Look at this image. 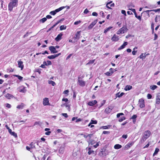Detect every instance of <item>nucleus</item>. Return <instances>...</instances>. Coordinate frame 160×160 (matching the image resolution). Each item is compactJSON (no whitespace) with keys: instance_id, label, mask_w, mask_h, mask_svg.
I'll return each instance as SVG.
<instances>
[{"instance_id":"obj_1","label":"nucleus","mask_w":160,"mask_h":160,"mask_svg":"<svg viewBox=\"0 0 160 160\" xmlns=\"http://www.w3.org/2000/svg\"><path fill=\"white\" fill-rule=\"evenodd\" d=\"M18 0H10V2L8 5V10L11 12L14 8L17 7L18 6Z\"/></svg>"},{"instance_id":"obj_2","label":"nucleus","mask_w":160,"mask_h":160,"mask_svg":"<svg viewBox=\"0 0 160 160\" xmlns=\"http://www.w3.org/2000/svg\"><path fill=\"white\" fill-rule=\"evenodd\" d=\"M128 29L127 26H123L122 28L120 29L117 32V33L118 34H121L124 33L125 32H127Z\"/></svg>"},{"instance_id":"obj_3","label":"nucleus","mask_w":160,"mask_h":160,"mask_svg":"<svg viewBox=\"0 0 160 160\" xmlns=\"http://www.w3.org/2000/svg\"><path fill=\"white\" fill-rule=\"evenodd\" d=\"M114 3H112V1L108 2L106 4L107 7L109 9H112V8H111L114 7Z\"/></svg>"},{"instance_id":"obj_4","label":"nucleus","mask_w":160,"mask_h":160,"mask_svg":"<svg viewBox=\"0 0 160 160\" xmlns=\"http://www.w3.org/2000/svg\"><path fill=\"white\" fill-rule=\"evenodd\" d=\"M49 49L51 52L52 53H55L58 52V51L56 50L55 47L54 46H51L49 47Z\"/></svg>"},{"instance_id":"obj_5","label":"nucleus","mask_w":160,"mask_h":160,"mask_svg":"<svg viewBox=\"0 0 160 160\" xmlns=\"http://www.w3.org/2000/svg\"><path fill=\"white\" fill-rule=\"evenodd\" d=\"M139 104L141 108H143L145 107L144 100L142 99H140L139 100Z\"/></svg>"},{"instance_id":"obj_6","label":"nucleus","mask_w":160,"mask_h":160,"mask_svg":"<svg viewBox=\"0 0 160 160\" xmlns=\"http://www.w3.org/2000/svg\"><path fill=\"white\" fill-rule=\"evenodd\" d=\"M97 22V20H95L92 23L89 25L88 27V29H91L96 24Z\"/></svg>"},{"instance_id":"obj_7","label":"nucleus","mask_w":160,"mask_h":160,"mask_svg":"<svg viewBox=\"0 0 160 160\" xmlns=\"http://www.w3.org/2000/svg\"><path fill=\"white\" fill-rule=\"evenodd\" d=\"M108 154V153L106 152V150L104 149V148L103 149H102V151L100 153H99V155L101 156H102L103 155H104L105 156H106L107 154Z\"/></svg>"},{"instance_id":"obj_8","label":"nucleus","mask_w":160,"mask_h":160,"mask_svg":"<svg viewBox=\"0 0 160 160\" xmlns=\"http://www.w3.org/2000/svg\"><path fill=\"white\" fill-rule=\"evenodd\" d=\"M78 82H79V84L80 86L82 87H84L85 86L86 83L85 82L83 81L82 79H81L80 78H78Z\"/></svg>"},{"instance_id":"obj_9","label":"nucleus","mask_w":160,"mask_h":160,"mask_svg":"<svg viewBox=\"0 0 160 160\" xmlns=\"http://www.w3.org/2000/svg\"><path fill=\"white\" fill-rule=\"evenodd\" d=\"M61 53H59L54 55H52L50 56H48V58L50 59H52L55 58L56 57H58L61 55Z\"/></svg>"},{"instance_id":"obj_10","label":"nucleus","mask_w":160,"mask_h":160,"mask_svg":"<svg viewBox=\"0 0 160 160\" xmlns=\"http://www.w3.org/2000/svg\"><path fill=\"white\" fill-rule=\"evenodd\" d=\"M43 104L44 106L49 105L48 98H45L43 99Z\"/></svg>"},{"instance_id":"obj_11","label":"nucleus","mask_w":160,"mask_h":160,"mask_svg":"<svg viewBox=\"0 0 160 160\" xmlns=\"http://www.w3.org/2000/svg\"><path fill=\"white\" fill-rule=\"evenodd\" d=\"M18 67L21 68V70H22L24 67L23 62L22 61H18Z\"/></svg>"},{"instance_id":"obj_12","label":"nucleus","mask_w":160,"mask_h":160,"mask_svg":"<svg viewBox=\"0 0 160 160\" xmlns=\"http://www.w3.org/2000/svg\"><path fill=\"white\" fill-rule=\"evenodd\" d=\"M150 134V132L148 130H147L144 132V136L148 138L149 137Z\"/></svg>"},{"instance_id":"obj_13","label":"nucleus","mask_w":160,"mask_h":160,"mask_svg":"<svg viewBox=\"0 0 160 160\" xmlns=\"http://www.w3.org/2000/svg\"><path fill=\"white\" fill-rule=\"evenodd\" d=\"M128 42H124L123 44L118 48V50H120L124 48L125 46L128 45Z\"/></svg>"},{"instance_id":"obj_14","label":"nucleus","mask_w":160,"mask_h":160,"mask_svg":"<svg viewBox=\"0 0 160 160\" xmlns=\"http://www.w3.org/2000/svg\"><path fill=\"white\" fill-rule=\"evenodd\" d=\"M97 103V101L96 100L92 101L89 102L88 103V105L90 106H93L95 104Z\"/></svg>"},{"instance_id":"obj_15","label":"nucleus","mask_w":160,"mask_h":160,"mask_svg":"<svg viewBox=\"0 0 160 160\" xmlns=\"http://www.w3.org/2000/svg\"><path fill=\"white\" fill-rule=\"evenodd\" d=\"M25 106V105L24 104L22 103L21 105L17 106V108L19 109H22Z\"/></svg>"},{"instance_id":"obj_16","label":"nucleus","mask_w":160,"mask_h":160,"mask_svg":"<svg viewBox=\"0 0 160 160\" xmlns=\"http://www.w3.org/2000/svg\"><path fill=\"white\" fill-rule=\"evenodd\" d=\"M5 97L6 98L8 99H10L11 98H13V96L9 93H7L5 95Z\"/></svg>"},{"instance_id":"obj_17","label":"nucleus","mask_w":160,"mask_h":160,"mask_svg":"<svg viewBox=\"0 0 160 160\" xmlns=\"http://www.w3.org/2000/svg\"><path fill=\"white\" fill-rule=\"evenodd\" d=\"M132 86L130 85H127L125 87L124 89L126 91L129 90L132 88Z\"/></svg>"},{"instance_id":"obj_18","label":"nucleus","mask_w":160,"mask_h":160,"mask_svg":"<svg viewBox=\"0 0 160 160\" xmlns=\"http://www.w3.org/2000/svg\"><path fill=\"white\" fill-rule=\"evenodd\" d=\"M155 22H160V15H157L155 18Z\"/></svg>"},{"instance_id":"obj_19","label":"nucleus","mask_w":160,"mask_h":160,"mask_svg":"<svg viewBox=\"0 0 160 160\" xmlns=\"http://www.w3.org/2000/svg\"><path fill=\"white\" fill-rule=\"evenodd\" d=\"M122 146L119 144H117L114 146V148L116 149H118L122 148Z\"/></svg>"},{"instance_id":"obj_20","label":"nucleus","mask_w":160,"mask_h":160,"mask_svg":"<svg viewBox=\"0 0 160 160\" xmlns=\"http://www.w3.org/2000/svg\"><path fill=\"white\" fill-rule=\"evenodd\" d=\"M62 34H60L58 35L57 37L55 38V40H60L61 39Z\"/></svg>"},{"instance_id":"obj_21","label":"nucleus","mask_w":160,"mask_h":160,"mask_svg":"<svg viewBox=\"0 0 160 160\" xmlns=\"http://www.w3.org/2000/svg\"><path fill=\"white\" fill-rule=\"evenodd\" d=\"M124 94V93L123 92H122L121 93L119 92L116 94V97H117L120 98L122 97Z\"/></svg>"},{"instance_id":"obj_22","label":"nucleus","mask_w":160,"mask_h":160,"mask_svg":"<svg viewBox=\"0 0 160 160\" xmlns=\"http://www.w3.org/2000/svg\"><path fill=\"white\" fill-rule=\"evenodd\" d=\"M65 8V7H61L58 9H57L55 10V12H59L60 11L62 10V9H63L64 8Z\"/></svg>"},{"instance_id":"obj_23","label":"nucleus","mask_w":160,"mask_h":160,"mask_svg":"<svg viewBox=\"0 0 160 160\" xmlns=\"http://www.w3.org/2000/svg\"><path fill=\"white\" fill-rule=\"evenodd\" d=\"M111 39L112 40H118V37L117 35L114 34Z\"/></svg>"},{"instance_id":"obj_24","label":"nucleus","mask_w":160,"mask_h":160,"mask_svg":"<svg viewBox=\"0 0 160 160\" xmlns=\"http://www.w3.org/2000/svg\"><path fill=\"white\" fill-rule=\"evenodd\" d=\"M133 144V142H132L129 143L125 146V147L127 148H129L131 146H132Z\"/></svg>"},{"instance_id":"obj_25","label":"nucleus","mask_w":160,"mask_h":160,"mask_svg":"<svg viewBox=\"0 0 160 160\" xmlns=\"http://www.w3.org/2000/svg\"><path fill=\"white\" fill-rule=\"evenodd\" d=\"M146 53H145L144 55H143V53H142L141 54V55L140 56H139V57L140 58H142V59H144L146 57V55H149V54H148L146 55H145Z\"/></svg>"},{"instance_id":"obj_26","label":"nucleus","mask_w":160,"mask_h":160,"mask_svg":"<svg viewBox=\"0 0 160 160\" xmlns=\"http://www.w3.org/2000/svg\"><path fill=\"white\" fill-rule=\"evenodd\" d=\"M111 111V109L109 108H106L105 110V112L106 113H108L110 112Z\"/></svg>"},{"instance_id":"obj_27","label":"nucleus","mask_w":160,"mask_h":160,"mask_svg":"<svg viewBox=\"0 0 160 160\" xmlns=\"http://www.w3.org/2000/svg\"><path fill=\"white\" fill-rule=\"evenodd\" d=\"M112 27L110 26L108 28L106 29H105L104 30V33H106L109 30H110L111 28H112Z\"/></svg>"},{"instance_id":"obj_28","label":"nucleus","mask_w":160,"mask_h":160,"mask_svg":"<svg viewBox=\"0 0 160 160\" xmlns=\"http://www.w3.org/2000/svg\"><path fill=\"white\" fill-rule=\"evenodd\" d=\"M88 154L89 155H90L92 153H94V152L93 150H91V148L89 147L88 148Z\"/></svg>"},{"instance_id":"obj_29","label":"nucleus","mask_w":160,"mask_h":160,"mask_svg":"<svg viewBox=\"0 0 160 160\" xmlns=\"http://www.w3.org/2000/svg\"><path fill=\"white\" fill-rule=\"evenodd\" d=\"M114 72V71H112V72H107L105 73V74L108 76H110Z\"/></svg>"},{"instance_id":"obj_30","label":"nucleus","mask_w":160,"mask_h":160,"mask_svg":"<svg viewBox=\"0 0 160 160\" xmlns=\"http://www.w3.org/2000/svg\"><path fill=\"white\" fill-rule=\"evenodd\" d=\"M48 83L49 84H51L53 86H55L56 85L55 83L52 81L48 80Z\"/></svg>"},{"instance_id":"obj_31","label":"nucleus","mask_w":160,"mask_h":160,"mask_svg":"<svg viewBox=\"0 0 160 160\" xmlns=\"http://www.w3.org/2000/svg\"><path fill=\"white\" fill-rule=\"evenodd\" d=\"M64 148L62 147H61L59 149L58 152L59 153H62L64 152Z\"/></svg>"},{"instance_id":"obj_32","label":"nucleus","mask_w":160,"mask_h":160,"mask_svg":"<svg viewBox=\"0 0 160 160\" xmlns=\"http://www.w3.org/2000/svg\"><path fill=\"white\" fill-rule=\"evenodd\" d=\"M158 87L155 85H152L150 87V89L153 90L157 88Z\"/></svg>"},{"instance_id":"obj_33","label":"nucleus","mask_w":160,"mask_h":160,"mask_svg":"<svg viewBox=\"0 0 160 160\" xmlns=\"http://www.w3.org/2000/svg\"><path fill=\"white\" fill-rule=\"evenodd\" d=\"M87 142H88L89 145L91 144V145H92L93 144V140L91 139L90 140H87Z\"/></svg>"},{"instance_id":"obj_34","label":"nucleus","mask_w":160,"mask_h":160,"mask_svg":"<svg viewBox=\"0 0 160 160\" xmlns=\"http://www.w3.org/2000/svg\"><path fill=\"white\" fill-rule=\"evenodd\" d=\"M159 149L158 148H156L155 149V152L153 154V156H154L155 155H156L158 152H159Z\"/></svg>"},{"instance_id":"obj_35","label":"nucleus","mask_w":160,"mask_h":160,"mask_svg":"<svg viewBox=\"0 0 160 160\" xmlns=\"http://www.w3.org/2000/svg\"><path fill=\"white\" fill-rule=\"evenodd\" d=\"M76 38L78 39L80 35V31H78L76 34Z\"/></svg>"},{"instance_id":"obj_36","label":"nucleus","mask_w":160,"mask_h":160,"mask_svg":"<svg viewBox=\"0 0 160 160\" xmlns=\"http://www.w3.org/2000/svg\"><path fill=\"white\" fill-rule=\"evenodd\" d=\"M95 61V59L90 60L89 61V62L88 63H87L86 64V65H88V64H92Z\"/></svg>"},{"instance_id":"obj_37","label":"nucleus","mask_w":160,"mask_h":160,"mask_svg":"<svg viewBox=\"0 0 160 160\" xmlns=\"http://www.w3.org/2000/svg\"><path fill=\"white\" fill-rule=\"evenodd\" d=\"M61 21V20H60L59 21H58L57 22H56L55 23V24L54 25H53L51 27V28H53L54 27L56 26L57 24H58L59 22H60Z\"/></svg>"},{"instance_id":"obj_38","label":"nucleus","mask_w":160,"mask_h":160,"mask_svg":"<svg viewBox=\"0 0 160 160\" xmlns=\"http://www.w3.org/2000/svg\"><path fill=\"white\" fill-rule=\"evenodd\" d=\"M47 18H44L40 20V21L42 23L44 22L47 20Z\"/></svg>"},{"instance_id":"obj_39","label":"nucleus","mask_w":160,"mask_h":160,"mask_svg":"<svg viewBox=\"0 0 160 160\" xmlns=\"http://www.w3.org/2000/svg\"><path fill=\"white\" fill-rule=\"evenodd\" d=\"M147 139V138H146V137H145L143 136L142 137V138L141 140V142H144Z\"/></svg>"},{"instance_id":"obj_40","label":"nucleus","mask_w":160,"mask_h":160,"mask_svg":"<svg viewBox=\"0 0 160 160\" xmlns=\"http://www.w3.org/2000/svg\"><path fill=\"white\" fill-rule=\"evenodd\" d=\"M66 29V27H65L64 25H62L60 27V29L61 30L65 29Z\"/></svg>"},{"instance_id":"obj_41","label":"nucleus","mask_w":160,"mask_h":160,"mask_svg":"<svg viewBox=\"0 0 160 160\" xmlns=\"http://www.w3.org/2000/svg\"><path fill=\"white\" fill-rule=\"evenodd\" d=\"M125 118L124 117H122L120 118L119 120V121L120 122H121L123 120L125 119Z\"/></svg>"},{"instance_id":"obj_42","label":"nucleus","mask_w":160,"mask_h":160,"mask_svg":"<svg viewBox=\"0 0 160 160\" xmlns=\"http://www.w3.org/2000/svg\"><path fill=\"white\" fill-rule=\"evenodd\" d=\"M10 134L12 135H13V136H14L15 137V138H16L17 137V134L14 132H12Z\"/></svg>"},{"instance_id":"obj_43","label":"nucleus","mask_w":160,"mask_h":160,"mask_svg":"<svg viewBox=\"0 0 160 160\" xmlns=\"http://www.w3.org/2000/svg\"><path fill=\"white\" fill-rule=\"evenodd\" d=\"M26 91L25 88L24 87H23L22 89L20 90V92H25Z\"/></svg>"},{"instance_id":"obj_44","label":"nucleus","mask_w":160,"mask_h":160,"mask_svg":"<svg viewBox=\"0 0 160 160\" xmlns=\"http://www.w3.org/2000/svg\"><path fill=\"white\" fill-rule=\"evenodd\" d=\"M97 122L96 120H92L90 122V124H97Z\"/></svg>"},{"instance_id":"obj_45","label":"nucleus","mask_w":160,"mask_h":160,"mask_svg":"<svg viewBox=\"0 0 160 160\" xmlns=\"http://www.w3.org/2000/svg\"><path fill=\"white\" fill-rule=\"evenodd\" d=\"M14 76H15L16 77L18 78V79L20 80H21L23 78L22 77L18 75H14Z\"/></svg>"},{"instance_id":"obj_46","label":"nucleus","mask_w":160,"mask_h":160,"mask_svg":"<svg viewBox=\"0 0 160 160\" xmlns=\"http://www.w3.org/2000/svg\"><path fill=\"white\" fill-rule=\"evenodd\" d=\"M154 23L153 22H152L151 24V29H152V33L154 32Z\"/></svg>"},{"instance_id":"obj_47","label":"nucleus","mask_w":160,"mask_h":160,"mask_svg":"<svg viewBox=\"0 0 160 160\" xmlns=\"http://www.w3.org/2000/svg\"><path fill=\"white\" fill-rule=\"evenodd\" d=\"M56 12H55V10L54 11H52L50 12V13L52 15H54L56 13Z\"/></svg>"},{"instance_id":"obj_48","label":"nucleus","mask_w":160,"mask_h":160,"mask_svg":"<svg viewBox=\"0 0 160 160\" xmlns=\"http://www.w3.org/2000/svg\"><path fill=\"white\" fill-rule=\"evenodd\" d=\"M105 102H106V100H103L102 101V102L101 103L100 106V107L99 108H100V107H101L103 105L105 104Z\"/></svg>"},{"instance_id":"obj_49","label":"nucleus","mask_w":160,"mask_h":160,"mask_svg":"<svg viewBox=\"0 0 160 160\" xmlns=\"http://www.w3.org/2000/svg\"><path fill=\"white\" fill-rule=\"evenodd\" d=\"M152 11L151 10H147L146 11H145L144 12H145L147 13L148 14V17L150 16L149 14V12H150Z\"/></svg>"},{"instance_id":"obj_50","label":"nucleus","mask_w":160,"mask_h":160,"mask_svg":"<svg viewBox=\"0 0 160 160\" xmlns=\"http://www.w3.org/2000/svg\"><path fill=\"white\" fill-rule=\"evenodd\" d=\"M81 22V21L80 20H79L78 21H76L74 22V24L75 25H77L79 23H80Z\"/></svg>"},{"instance_id":"obj_51","label":"nucleus","mask_w":160,"mask_h":160,"mask_svg":"<svg viewBox=\"0 0 160 160\" xmlns=\"http://www.w3.org/2000/svg\"><path fill=\"white\" fill-rule=\"evenodd\" d=\"M31 33V32H27L26 34L24 35L23 38H24L26 37H27L28 35H29Z\"/></svg>"},{"instance_id":"obj_52","label":"nucleus","mask_w":160,"mask_h":160,"mask_svg":"<svg viewBox=\"0 0 160 160\" xmlns=\"http://www.w3.org/2000/svg\"><path fill=\"white\" fill-rule=\"evenodd\" d=\"M92 15L97 17L98 15V13L96 12H93L92 13Z\"/></svg>"},{"instance_id":"obj_53","label":"nucleus","mask_w":160,"mask_h":160,"mask_svg":"<svg viewBox=\"0 0 160 160\" xmlns=\"http://www.w3.org/2000/svg\"><path fill=\"white\" fill-rule=\"evenodd\" d=\"M152 11H154L155 12H156L158 11H160V8H158L157 9L151 10Z\"/></svg>"},{"instance_id":"obj_54","label":"nucleus","mask_w":160,"mask_h":160,"mask_svg":"<svg viewBox=\"0 0 160 160\" xmlns=\"http://www.w3.org/2000/svg\"><path fill=\"white\" fill-rule=\"evenodd\" d=\"M122 13L125 16H126L127 15L126 14V12L125 10H122L121 11Z\"/></svg>"},{"instance_id":"obj_55","label":"nucleus","mask_w":160,"mask_h":160,"mask_svg":"<svg viewBox=\"0 0 160 160\" xmlns=\"http://www.w3.org/2000/svg\"><path fill=\"white\" fill-rule=\"evenodd\" d=\"M156 99L158 100H160V93H158L157 95V96Z\"/></svg>"},{"instance_id":"obj_56","label":"nucleus","mask_w":160,"mask_h":160,"mask_svg":"<svg viewBox=\"0 0 160 160\" xmlns=\"http://www.w3.org/2000/svg\"><path fill=\"white\" fill-rule=\"evenodd\" d=\"M62 115L66 118H68V116L67 114L66 113H62Z\"/></svg>"},{"instance_id":"obj_57","label":"nucleus","mask_w":160,"mask_h":160,"mask_svg":"<svg viewBox=\"0 0 160 160\" xmlns=\"http://www.w3.org/2000/svg\"><path fill=\"white\" fill-rule=\"evenodd\" d=\"M6 107L8 108H10L11 107V105L8 103H7L6 104Z\"/></svg>"},{"instance_id":"obj_58","label":"nucleus","mask_w":160,"mask_h":160,"mask_svg":"<svg viewBox=\"0 0 160 160\" xmlns=\"http://www.w3.org/2000/svg\"><path fill=\"white\" fill-rule=\"evenodd\" d=\"M152 97V95L150 94H148L147 95V98L148 99H150Z\"/></svg>"},{"instance_id":"obj_59","label":"nucleus","mask_w":160,"mask_h":160,"mask_svg":"<svg viewBox=\"0 0 160 160\" xmlns=\"http://www.w3.org/2000/svg\"><path fill=\"white\" fill-rule=\"evenodd\" d=\"M69 90H68L64 91L63 92V93L65 94H68L69 92Z\"/></svg>"},{"instance_id":"obj_60","label":"nucleus","mask_w":160,"mask_h":160,"mask_svg":"<svg viewBox=\"0 0 160 160\" xmlns=\"http://www.w3.org/2000/svg\"><path fill=\"white\" fill-rule=\"evenodd\" d=\"M136 18H137L140 21H141V16H137L136 17Z\"/></svg>"},{"instance_id":"obj_61","label":"nucleus","mask_w":160,"mask_h":160,"mask_svg":"<svg viewBox=\"0 0 160 160\" xmlns=\"http://www.w3.org/2000/svg\"><path fill=\"white\" fill-rule=\"evenodd\" d=\"M129 10H131L132 12L134 13H135L136 12L135 9H133V8H129Z\"/></svg>"},{"instance_id":"obj_62","label":"nucleus","mask_w":160,"mask_h":160,"mask_svg":"<svg viewBox=\"0 0 160 160\" xmlns=\"http://www.w3.org/2000/svg\"><path fill=\"white\" fill-rule=\"evenodd\" d=\"M88 12H89V11L88 10V9L87 8L84 11V13L85 14H87L88 13Z\"/></svg>"},{"instance_id":"obj_63","label":"nucleus","mask_w":160,"mask_h":160,"mask_svg":"<svg viewBox=\"0 0 160 160\" xmlns=\"http://www.w3.org/2000/svg\"><path fill=\"white\" fill-rule=\"evenodd\" d=\"M137 117V116L136 115H133L132 117V119H135Z\"/></svg>"},{"instance_id":"obj_64","label":"nucleus","mask_w":160,"mask_h":160,"mask_svg":"<svg viewBox=\"0 0 160 160\" xmlns=\"http://www.w3.org/2000/svg\"><path fill=\"white\" fill-rule=\"evenodd\" d=\"M122 138H124L125 139H126L128 137V135L127 134H126V135H123L122 136Z\"/></svg>"}]
</instances>
